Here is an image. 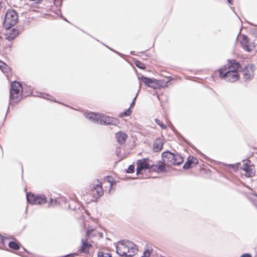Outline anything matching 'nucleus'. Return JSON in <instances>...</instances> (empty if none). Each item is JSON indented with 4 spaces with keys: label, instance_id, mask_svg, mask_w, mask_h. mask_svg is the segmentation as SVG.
<instances>
[{
    "label": "nucleus",
    "instance_id": "nucleus-1",
    "mask_svg": "<svg viewBox=\"0 0 257 257\" xmlns=\"http://www.w3.org/2000/svg\"><path fill=\"white\" fill-rule=\"evenodd\" d=\"M226 65L218 69L219 76L221 79L234 82L239 78L238 70L241 68L240 63L234 59H228Z\"/></svg>",
    "mask_w": 257,
    "mask_h": 257
},
{
    "label": "nucleus",
    "instance_id": "nucleus-2",
    "mask_svg": "<svg viewBox=\"0 0 257 257\" xmlns=\"http://www.w3.org/2000/svg\"><path fill=\"white\" fill-rule=\"evenodd\" d=\"M84 115L92 122L102 125H116L118 123V119L102 113H96L92 112H85Z\"/></svg>",
    "mask_w": 257,
    "mask_h": 257
},
{
    "label": "nucleus",
    "instance_id": "nucleus-3",
    "mask_svg": "<svg viewBox=\"0 0 257 257\" xmlns=\"http://www.w3.org/2000/svg\"><path fill=\"white\" fill-rule=\"evenodd\" d=\"M23 94L24 87L22 84L16 81L13 82L11 84L9 105L18 103L23 98Z\"/></svg>",
    "mask_w": 257,
    "mask_h": 257
},
{
    "label": "nucleus",
    "instance_id": "nucleus-4",
    "mask_svg": "<svg viewBox=\"0 0 257 257\" xmlns=\"http://www.w3.org/2000/svg\"><path fill=\"white\" fill-rule=\"evenodd\" d=\"M163 162L167 165L179 166L183 162V158L178 153H173L167 151L162 154Z\"/></svg>",
    "mask_w": 257,
    "mask_h": 257
},
{
    "label": "nucleus",
    "instance_id": "nucleus-5",
    "mask_svg": "<svg viewBox=\"0 0 257 257\" xmlns=\"http://www.w3.org/2000/svg\"><path fill=\"white\" fill-rule=\"evenodd\" d=\"M18 20V15L14 10H8L5 16L3 21V26L6 29H9L15 26Z\"/></svg>",
    "mask_w": 257,
    "mask_h": 257
},
{
    "label": "nucleus",
    "instance_id": "nucleus-6",
    "mask_svg": "<svg viewBox=\"0 0 257 257\" xmlns=\"http://www.w3.org/2000/svg\"><path fill=\"white\" fill-rule=\"evenodd\" d=\"M26 198L28 203L32 205L44 204L47 201V198L45 195L35 194L32 192L27 193Z\"/></svg>",
    "mask_w": 257,
    "mask_h": 257
},
{
    "label": "nucleus",
    "instance_id": "nucleus-7",
    "mask_svg": "<svg viewBox=\"0 0 257 257\" xmlns=\"http://www.w3.org/2000/svg\"><path fill=\"white\" fill-rule=\"evenodd\" d=\"M254 65L251 64L246 65L243 67L242 73L244 82L250 81L254 76Z\"/></svg>",
    "mask_w": 257,
    "mask_h": 257
},
{
    "label": "nucleus",
    "instance_id": "nucleus-8",
    "mask_svg": "<svg viewBox=\"0 0 257 257\" xmlns=\"http://www.w3.org/2000/svg\"><path fill=\"white\" fill-rule=\"evenodd\" d=\"M122 241H127V240H121L118 242V244L116 246V252L117 254L121 256H128L127 247L126 245V243L120 242Z\"/></svg>",
    "mask_w": 257,
    "mask_h": 257
},
{
    "label": "nucleus",
    "instance_id": "nucleus-9",
    "mask_svg": "<svg viewBox=\"0 0 257 257\" xmlns=\"http://www.w3.org/2000/svg\"><path fill=\"white\" fill-rule=\"evenodd\" d=\"M92 191H93V197L95 198L100 197L103 194L101 182H99L96 185H93L91 187Z\"/></svg>",
    "mask_w": 257,
    "mask_h": 257
},
{
    "label": "nucleus",
    "instance_id": "nucleus-10",
    "mask_svg": "<svg viewBox=\"0 0 257 257\" xmlns=\"http://www.w3.org/2000/svg\"><path fill=\"white\" fill-rule=\"evenodd\" d=\"M198 164V161L195 157L189 156L187 159V161L184 164L183 168L185 170H189Z\"/></svg>",
    "mask_w": 257,
    "mask_h": 257
},
{
    "label": "nucleus",
    "instance_id": "nucleus-11",
    "mask_svg": "<svg viewBox=\"0 0 257 257\" xmlns=\"http://www.w3.org/2000/svg\"><path fill=\"white\" fill-rule=\"evenodd\" d=\"M81 245L78 249V251L80 253H83L85 254H89V250L92 246V244H90L87 241H85L84 239H82L81 240Z\"/></svg>",
    "mask_w": 257,
    "mask_h": 257
},
{
    "label": "nucleus",
    "instance_id": "nucleus-12",
    "mask_svg": "<svg viewBox=\"0 0 257 257\" xmlns=\"http://www.w3.org/2000/svg\"><path fill=\"white\" fill-rule=\"evenodd\" d=\"M122 242H125L126 243V245L127 246V252L130 253V254H128V256H133L134 255L136 254L137 252L138 249L137 248V245L135 244L134 243H133L132 241H130L129 240L127 241H122L120 242V243Z\"/></svg>",
    "mask_w": 257,
    "mask_h": 257
},
{
    "label": "nucleus",
    "instance_id": "nucleus-13",
    "mask_svg": "<svg viewBox=\"0 0 257 257\" xmlns=\"http://www.w3.org/2000/svg\"><path fill=\"white\" fill-rule=\"evenodd\" d=\"M115 138L117 142L122 145L125 142L127 135L122 132H119L115 134Z\"/></svg>",
    "mask_w": 257,
    "mask_h": 257
},
{
    "label": "nucleus",
    "instance_id": "nucleus-14",
    "mask_svg": "<svg viewBox=\"0 0 257 257\" xmlns=\"http://www.w3.org/2000/svg\"><path fill=\"white\" fill-rule=\"evenodd\" d=\"M148 159L144 158L141 160H138L137 165L139 166L142 170H146L150 168V164L148 162Z\"/></svg>",
    "mask_w": 257,
    "mask_h": 257
},
{
    "label": "nucleus",
    "instance_id": "nucleus-15",
    "mask_svg": "<svg viewBox=\"0 0 257 257\" xmlns=\"http://www.w3.org/2000/svg\"><path fill=\"white\" fill-rule=\"evenodd\" d=\"M86 235L88 238H90L91 236H99V237L101 238L103 237V233L98 232L95 229H90L86 231Z\"/></svg>",
    "mask_w": 257,
    "mask_h": 257
},
{
    "label": "nucleus",
    "instance_id": "nucleus-16",
    "mask_svg": "<svg viewBox=\"0 0 257 257\" xmlns=\"http://www.w3.org/2000/svg\"><path fill=\"white\" fill-rule=\"evenodd\" d=\"M19 34V31L15 28H13L9 33L6 35V39L9 41L14 40Z\"/></svg>",
    "mask_w": 257,
    "mask_h": 257
},
{
    "label": "nucleus",
    "instance_id": "nucleus-17",
    "mask_svg": "<svg viewBox=\"0 0 257 257\" xmlns=\"http://www.w3.org/2000/svg\"><path fill=\"white\" fill-rule=\"evenodd\" d=\"M163 144V142L160 139H156L153 144V150L156 152H159L162 149Z\"/></svg>",
    "mask_w": 257,
    "mask_h": 257
},
{
    "label": "nucleus",
    "instance_id": "nucleus-18",
    "mask_svg": "<svg viewBox=\"0 0 257 257\" xmlns=\"http://www.w3.org/2000/svg\"><path fill=\"white\" fill-rule=\"evenodd\" d=\"M248 43H249V39L246 35L243 34L242 35V39L240 41V44L241 45L242 48L245 51L249 49V48L247 47Z\"/></svg>",
    "mask_w": 257,
    "mask_h": 257
},
{
    "label": "nucleus",
    "instance_id": "nucleus-19",
    "mask_svg": "<svg viewBox=\"0 0 257 257\" xmlns=\"http://www.w3.org/2000/svg\"><path fill=\"white\" fill-rule=\"evenodd\" d=\"M174 133L175 134L176 136L178 138V140L181 141V140L184 141L186 144H187L189 146H190L191 148H192L194 150L195 149V147H194L192 144L186 140L182 135L181 134H180L177 130H175Z\"/></svg>",
    "mask_w": 257,
    "mask_h": 257
},
{
    "label": "nucleus",
    "instance_id": "nucleus-20",
    "mask_svg": "<svg viewBox=\"0 0 257 257\" xmlns=\"http://www.w3.org/2000/svg\"><path fill=\"white\" fill-rule=\"evenodd\" d=\"M254 165H250L247 170L245 171V175L246 177H251L255 175V171L254 170Z\"/></svg>",
    "mask_w": 257,
    "mask_h": 257
},
{
    "label": "nucleus",
    "instance_id": "nucleus-21",
    "mask_svg": "<svg viewBox=\"0 0 257 257\" xmlns=\"http://www.w3.org/2000/svg\"><path fill=\"white\" fill-rule=\"evenodd\" d=\"M138 79L140 80V88L141 87V82H143L146 85L148 86L150 81H151V78L147 77L144 75H141V76H138Z\"/></svg>",
    "mask_w": 257,
    "mask_h": 257
},
{
    "label": "nucleus",
    "instance_id": "nucleus-22",
    "mask_svg": "<svg viewBox=\"0 0 257 257\" xmlns=\"http://www.w3.org/2000/svg\"><path fill=\"white\" fill-rule=\"evenodd\" d=\"M8 245L9 247L12 249L16 250L20 249L19 243L14 241H10L8 243Z\"/></svg>",
    "mask_w": 257,
    "mask_h": 257
},
{
    "label": "nucleus",
    "instance_id": "nucleus-23",
    "mask_svg": "<svg viewBox=\"0 0 257 257\" xmlns=\"http://www.w3.org/2000/svg\"><path fill=\"white\" fill-rule=\"evenodd\" d=\"M0 70L4 73H8L10 70V67L4 62L0 60Z\"/></svg>",
    "mask_w": 257,
    "mask_h": 257
},
{
    "label": "nucleus",
    "instance_id": "nucleus-24",
    "mask_svg": "<svg viewBox=\"0 0 257 257\" xmlns=\"http://www.w3.org/2000/svg\"><path fill=\"white\" fill-rule=\"evenodd\" d=\"M148 87L153 88L154 89L159 88V85L158 83V80L154 78H151V81H150Z\"/></svg>",
    "mask_w": 257,
    "mask_h": 257
},
{
    "label": "nucleus",
    "instance_id": "nucleus-25",
    "mask_svg": "<svg viewBox=\"0 0 257 257\" xmlns=\"http://www.w3.org/2000/svg\"><path fill=\"white\" fill-rule=\"evenodd\" d=\"M166 164H164V163H162L160 161L158 162L157 169L158 170V173L160 172H166V169L165 165Z\"/></svg>",
    "mask_w": 257,
    "mask_h": 257
},
{
    "label": "nucleus",
    "instance_id": "nucleus-26",
    "mask_svg": "<svg viewBox=\"0 0 257 257\" xmlns=\"http://www.w3.org/2000/svg\"><path fill=\"white\" fill-rule=\"evenodd\" d=\"M33 93L32 89L30 86H28L26 85L24 87V94L23 96H29L30 94H32Z\"/></svg>",
    "mask_w": 257,
    "mask_h": 257
},
{
    "label": "nucleus",
    "instance_id": "nucleus-27",
    "mask_svg": "<svg viewBox=\"0 0 257 257\" xmlns=\"http://www.w3.org/2000/svg\"><path fill=\"white\" fill-rule=\"evenodd\" d=\"M132 112V110H131V108L130 107H129L126 110L122 112H121L119 114V116L120 117H122L124 116H128L131 115Z\"/></svg>",
    "mask_w": 257,
    "mask_h": 257
},
{
    "label": "nucleus",
    "instance_id": "nucleus-28",
    "mask_svg": "<svg viewBox=\"0 0 257 257\" xmlns=\"http://www.w3.org/2000/svg\"><path fill=\"white\" fill-rule=\"evenodd\" d=\"M8 239V237L2 236L0 234V249H3V247L5 246V241Z\"/></svg>",
    "mask_w": 257,
    "mask_h": 257
},
{
    "label": "nucleus",
    "instance_id": "nucleus-29",
    "mask_svg": "<svg viewBox=\"0 0 257 257\" xmlns=\"http://www.w3.org/2000/svg\"><path fill=\"white\" fill-rule=\"evenodd\" d=\"M169 80L165 81L164 80H158V83L159 85V88L166 87L168 86V83Z\"/></svg>",
    "mask_w": 257,
    "mask_h": 257
},
{
    "label": "nucleus",
    "instance_id": "nucleus-30",
    "mask_svg": "<svg viewBox=\"0 0 257 257\" xmlns=\"http://www.w3.org/2000/svg\"><path fill=\"white\" fill-rule=\"evenodd\" d=\"M135 64L138 68H140L141 69L145 70L146 68L145 65L142 63L140 61H135Z\"/></svg>",
    "mask_w": 257,
    "mask_h": 257
},
{
    "label": "nucleus",
    "instance_id": "nucleus-31",
    "mask_svg": "<svg viewBox=\"0 0 257 257\" xmlns=\"http://www.w3.org/2000/svg\"><path fill=\"white\" fill-rule=\"evenodd\" d=\"M97 257H112L111 254L99 251L97 253Z\"/></svg>",
    "mask_w": 257,
    "mask_h": 257
},
{
    "label": "nucleus",
    "instance_id": "nucleus-32",
    "mask_svg": "<svg viewBox=\"0 0 257 257\" xmlns=\"http://www.w3.org/2000/svg\"><path fill=\"white\" fill-rule=\"evenodd\" d=\"M155 122L158 124L159 125L162 129H166L167 128V126L163 124V123H162L161 122V121L158 119V118H155Z\"/></svg>",
    "mask_w": 257,
    "mask_h": 257
},
{
    "label": "nucleus",
    "instance_id": "nucleus-33",
    "mask_svg": "<svg viewBox=\"0 0 257 257\" xmlns=\"http://www.w3.org/2000/svg\"><path fill=\"white\" fill-rule=\"evenodd\" d=\"M247 47L249 48L248 50H245L248 52H250L255 48V42L251 43L249 41V43H248Z\"/></svg>",
    "mask_w": 257,
    "mask_h": 257
},
{
    "label": "nucleus",
    "instance_id": "nucleus-34",
    "mask_svg": "<svg viewBox=\"0 0 257 257\" xmlns=\"http://www.w3.org/2000/svg\"><path fill=\"white\" fill-rule=\"evenodd\" d=\"M157 167H158V164L157 165L152 164V165H150V168H149V169L150 170V171H153V172L158 173V170L157 169Z\"/></svg>",
    "mask_w": 257,
    "mask_h": 257
},
{
    "label": "nucleus",
    "instance_id": "nucleus-35",
    "mask_svg": "<svg viewBox=\"0 0 257 257\" xmlns=\"http://www.w3.org/2000/svg\"><path fill=\"white\" fill-rule=\"evenodd\" d=\"M135 171V166L134 165H131L128 166L126 170V173H133Z\"/></svg>",
    "mask_w": 257,
    "mask_h": 257
},
{
    "label": "nucleus",
    "instance_id": "nucleus-36",
    "mask_svg": "<svg viewBox=\"0 0 257 257\" xmlns=\"http://www.w3.org/2000/svg\"><path fill=\"white\" fill-rule=\"evenodd\" d=\"M152 249L150 250L149 249H146L144 251V255L142 257H150L152 252Z\"/></svg>",
    "mask_w": 257,
    "mask_h": 257
},
{
    "label": "nucleus",
    "instance_id": "nucleus-37",
    "mask_svg": "<svg viewBox=\"0 0 257 257\" xmlns=\"http://www.w3.org/2000/svg\"><path fill=\"white\" fill-rule=\"evenodd\" d=\"M248 162L250 163V161L249 160H247V163H244L242 164V166L241 167V169H242L243 171H245L246 170L248 169V167L250 165V164H248Z\"/></svg>",
    "mask_w": 257,
    "mask_h": 257
},
{
    "label": "nucleus",
    "instance_id": "nucleus-38",
    "mask_svg": "<svg viewBox=\"0 0 257 257\" xmlns=\"http://www.w3.org/2000/svg\"><path fill=\"white\" fill-rule=\"evenodd\" d=\"M42 97L43 98H45L47 99L51 100L54 102H57L54 97H53L52 96H50L48 94H45L44 96H43Z\"/></svg>",
    "mask_w": 257,
    "mask_h": 257
},
{
    "label": "nucleus",
    "instance_id": "nucleus-39",
    "mask_svg": "<svg viewBox=\"0 0 257 257\" xmlns=\"http://www.w3.org/2000/svg\"><path fill=\"white\" fill-rule=\"evenodd\" d=\"M30 1L33 2L34 3L31 5L32 7L38 8L35 5H39L42 3V0H29Z\"/></svg>",
    "mask_w": 257,
    "mask_h": 257
},
{
    "label": "nucleus",
    "instance_id": "nucleus-40",
    "mask_svg": "<svg viewBox=\"0 0 257 257\" xmlns=\"http://www.w3.org/2000/svg\"><path fill=\"white\" fill-rule=\"evenodd\" d=\"M139 91V90L138 91ZM138 93L139 92H137V93L136 94V96H135V97L134 98L132 103H131V105H130V107L131 108V107H134L135 105V103H136V98L138 95Z\"/></svg>",
    "mask_w": 257,
    "mask_h": 257
},
{
    "label": "nucleus",
    "instance_id": "nucleus-41",
    "mask_svg": "<svg viewBox=\"0 0 257 257\" xmlns=\"http://www.w3.org/2000/svg\"><path fill=\"white\" fill-rule=\"evenodd\" d=\"M54 4L57 6L61 7L62 5V0H54Z\"/></svg>",
    "mask_w": 257,
    "mask_h": 257
},
{
    "label": "nucleus",
    "instance_id": "nucleus-42",
    "mask_svg": "<svg viewBox=\"0 0 257 257\" xmlns=\"http://www.w3.org/2000/svg\"><path fill=\"white\" fill-rule=\"evenodd\" d=\"M144 170H142L140 167H139V166H138V165H137V169H136V171H137V175H139L140 174H142V171H143Z\"/></svg>",
    "mask_w": 257,
    "mask_h": 257
},
{
    "label": "nucleus",
    "instance_id": "nucleus-43",
    "mask_svg": "<svg viewBox=\"0 0 257 257\" xmlns=\"http://www.w3.org/2000/svg\"><path fill=\"white\" fill-rule=\"evenodd\" d=\"M53 202L55 203V204L57 205L58 203V201L56 199H53L52 198L50 199V201L49 202V205L50 206L53 205Z\"/></svg>",
    "mask_w": 257,
    "mask_h": 257
},
{
    "label": "nucleus",
    "instance_id": "nucleus-44",
    "mask_svg": "<svg viewBox=\"0 0 257 257\" xmlns=\"http://www.w3.org/2000/svg\"><path fill=\"white\" fill-rule=\"evenodd\" d=\"M25 252H28V251L24 247H23L19 251V254L21 256H24L23 253Z\"/></svg>",
    "mask_w": 257,
    "mask_h": 257
},
{
    "label": "nucleus",
    "instance_id": "nucleus-45",
    "mask_svg": "<svg viewBox=\"0 0 257 257\" xmlns=\"http://www.w3.org/2000/svg\"><path fill=\"white\" fill-rule=\"evenodd\" d=\"M240 164L239 163H237L236 164H228L227 165V166L230 168H232L233 169H235L236 168H237V166L238 165H239Z\"/></svg>",
    "mask_w": 257,
    "mask_h": 257
},
{
    "label": "nucleus",
    "instance_id": "nucleus-46",
    "mask_svg": "<svg viewBox=\"0 0 257 257\" xmlns=\"http://www.w3.org/2000/svg\"><path fill=\"white\" fill-rule=\"evenodd\" d=\"M107 48H108L109 49H110V50L112 51L113 52H114V53H115L116 54H117V55H119V56H121L122 54L119 53V52H117L111 48H110V47H109L108 46H106V45H105Z\"/></svg>",
    "mask_w": 257,
    "mask_h": 257
},
{
    "label": "nucleus",
    "instance_id": "nucleus-47",
    "mask_svg": "<svg viewBox=\"0 0 257 257\" xmlns=\"http://www.w3.org/2000/svg\"><path fill=\"white\" fill-rule=\"evenodd\" d=\"M240 257H252L250 253H246L242 254Z\"/></svg>",
    "mask_w": 257,
    "mask_h": 257
},
{
    "label": "nucleus",
    "instance_id": "nucleus-48",
    "mask_svg": "<svg viewBox=\"0 0 257 257\" xmlns=\"http://www.w3.org/2000/svg\"><path fill=\"white\" fill-rule=\"evenodd\" d=\"M78 255V254L77 253L75 252V253H73L67 254V256H69L70 257H74V256Z\"/></svg>",
    "mask_w": 257,
    "mask_h": 257
},
{
    "label": "nucleus",
    "instance_id": "nucleus-49",
    "mask_svg": "<svg viewBox=\"0 0 257 257\" xmlns=\"http://www.w3.org/2000/svg\"><path fill=\"white\" fill-rule=\"evenodd\" d=\"M199 154L202 156L203 157V158L205 159H207V157L206 156H205V155H204L203 153H202L201 152H199Z\"/></svg>",
    "mask_w": 257,
    "mask_h": 257
},
{
    "label": "nucleus",
    "instance_id": "nucleus-50",
    "mask_svg": "<svg viewBox=\"0 0 257 257\" xmlns=\"http://www.w3.org/2000/svg\"><path fill=\"white\" fill-rule=\"evenodd\" d=\"M172 131H173V132L174 133V131L175 130H176L174 126H172V127H171Z\"/></svg>",
    "mask_w": 257,
    "mask_h": 257
},
{
    "label": "nucleus",
    "instance_id": "nucleus-51",
    "mask_svg": "<svg viewBox=\"0 0 257 257\" xmlns=\"http://www.w3.org/2000/svg\"><path fill=\"white\" fill-rule=\"evenodd\" d=\"M232 0H227L228 3L230 4L231 5H232Z\"/></svg>",
    "mask_w": 257,
    "mask_h": 257
},
{
    "label": "nucleus",
    "instance_id": "nucleus-52",
    "mask_svg": "<svg viewBox=\"0 0 257 257\" xmlns=\"http://www.w3.org/2000/svg\"><path fill=\"white\" fill-rule=\"evenodd\" d=\"M62 19H63V20H64V21H65L67 22H68V21H67V20L65 18H64V17H63V18H62Z\"/></svg>",
    "mask_w": 257,
    "mask_h": 257
},
{
    "label": "nucleus",
    "instance_id": "nucleus-53",
    "mask_svg": "<svg viewBox=\"0 0 257 257\" xmlns=\"http://www.w3.org/2000/svg\"><path fill=\"white\" fill-rule=\"evenodd\" d=\"M60 17L61 18H62V19L64 17H63V15L61 14H60Z\"/></svg>",
    "mask_w": 257,
    "mask_h": 257
},
{
    "label": "nucleus",
    "instance_id": "nucleus-54",
    "mask_svg": "<svg viewBox=\"0 0 257 257\" xmlns=\"http://www.w3.org/2000/svg\"><path fill=\"white\" fill-rule=\"evenodd\" d=\"M9 109H10V106H9V107H8V108L7 112H8V111L9 110Z\"/></svg>",
    "mask_w": 257,
    "mask_h": 257
},
{
    "label": "nucleus",
    "instance_id": "nucleus-55",
    "mask_svg": "<svg viewBox=\"0 0 257 257\" xmlns=\"http://www.w3.org/2000/svg\"><path fill=\"white\" fill-rule=\"evenodd\" d=\"M134 52H131V53L132 54H134Z\"/></svg>",
    "mask_w": 257,
    "mask_h": 257
},
{
    "label": "nucleus",
    "instance_id": "nucleus-56",
    "mask_svg": "<svg viewBox=\"0 0 257 257\" xmlns=\"http://www.w3.org/2000/svg\"><path fill=\"white\" fill-rule=\"evenodd\" d=\"M8 115V113L6 114L5 117H7V115Z\"/></svg>",
    "mask_w": 257,
    "mask_h": 257
},
{
    "label": "nucleus",
    "instance_id": "nucleus-57",
    "mask_svg": "<svg viewBox=\"0 0 257 257\" xmlns=\"http://www.w3.org/2000/svg\"><path fill=\"white\" fill-rule=\"evenodd\" d=\"M8 115V113L6 114L5 117H7V115Z\"/></svg>",
    "mask_w": 257,
    "mask_h": 257
},
{
    "label": "nucleus",
    "instance_id": "nucleus-58",
    "mask_svg": "<svg viewBox=\"0 0 257 257\" xmlns=\"http://www.w3.org/2000/svg\"><path fill=\"white\" fill-rule=\"evenodd\" d=\"M8 115V113L6 114L5 117H7V115Z\"/></svg>",
    "mask_w": 257,
    "mask_h": 257
},
{
    "label": "nucleus",
    "instance_id": "nucleus-59",
    "mask_svg": "<svg viewBox=\"0 0 257 257\" xmlns=\"http://www.w3.org/2000/svg\"><path fill=\"white\" fill-rule=\"evenodd\" d=\"M1 38V37L0 36V38Z\"/></svg>",
    "mask_w": 257,
    "mask_h": 257
}]
</instances>
